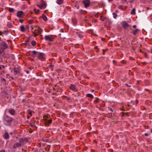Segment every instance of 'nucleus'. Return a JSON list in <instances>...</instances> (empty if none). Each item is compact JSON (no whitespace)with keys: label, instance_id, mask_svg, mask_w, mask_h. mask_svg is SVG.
<instances>
[{"label":"nucleus","instance_id":"nucleus-1","mask_svg":"<svg viewBox=\"0 0 152 152\" xmlns=\"http://www.w3.org/2000/svg\"><path fill=\"white\" fill-rule=\"evenodd\" d=\"M0 47L1 50H4L8 48V45L5 42H1L0 44Z\"/></svg>","mask_w":152,"mask_h":152},{"label":"nucleus","instance_id":"nucleus-2","mask_svg":"<svg viewBox=\"0 0 152 152\" xmlns=\"http://www.w3.org/2000/svg\"><path fill=\"white\" fill-rule=\"evenodd\" d=\"M28 140L26 138H20V143L21 146L23 145L26 142H28Z\"/></svg>","mask_w":152,"mask_h":152},{"label":"nucleus","instance_id":"nucleus-3","mask_svg":"<svg viewBox=\"0 0 152 152\" xmlns=\"http://www.w3.org/2000/svg\"><path fill=\"white\" fill-rule=\"evenodd\" d=\"M83 2L85 7L87 8L89 6L90 2L89 0H84Z\"/></svg>","mask_w":152,"mask_h":152},{"label":"nucleus","instance_id":"nucleus-4","mask_svg":"<svg viewBox=\"0 0 152 152\" xmlns=\"http://www.w3.org/2000/svg\"><path fill=\"white\" fill-rule=\"evenodd\" d=\"M45 57V55L43 53H40L38 56V58L39 59H44Z\"/></svg>","mask_w":152,"mask_h":152},{"label":"nucleus","instance_id":"nucleus-5","mask_svg":"<svg viewBox=\"0 0 152 152\" xmlns=\"http://www.w3.org/2000/svg\"><path fill=\"white\" fill-rule=\"evenodd\" d=\"M122 25L123 27L127 29L128 27H129V25L126 22H123L122 23Z\"/></svg>","mask_w":152,"mask_h":152},{"label":"nucleus","instance_id":"nucleus-6","mask_svg":"<svg viewBox=\"0 0 152 152\" xmlns=\"http://www.w3.org/2000/svg\"><path fill=\"white\" fill-rule=\"evenodd\" d=\"M5 121L8 123H10L12 121V119L10 118L8 116H6L4 118Z\"/></svg>","mask_w":152,"mask_h":152},{"label":"nucleus","instance_id":"nucleus-7","mask_svg":"<svg viewBox=\"0 0 152 152\" xmlns=\"http://www.w3.org/2000/svg\"><path fill=\"white\" fill-rule=\"evenodd\" d=\"M52 122V120L50 119L49 120H48L45 119V124L46 126H48Z\"/></svg>","mask_w":152,"mask_h":152},{"label":"nucleus","instance_id":"nucleus-8","mask_svg":"<svg viewBox=\"0 0 152 152\" xmlns=\"http://www.w3.org/2000/svg\"><path fill=\"white\" fill-rule=\"evenodd\" d=\"M23 14V13L22 11H18L17 16L19 18H20Z\"/></svg>","mask_w":152,"mask_h":152},{"label":"nucleus","instance_id":"nucleus-9","mask_svg":"<svg viewBox=\"0 0 152 152\" xmlns=\"http://www.w3.org/2000/svg\"><path fill=\"white\" fill-rule=\"evenodd\" d=\"M21 146L20 144L19 143H17L15 144L13 147V148L14 149H16L17 147H19Z\"/></svg>","mask_w":152,"mask_h":152},{"label":"nucleus","instance_id":"nucleus-10","mask_svg":"<svg viewBox=\"0 0 152 152\" xmlns=\"http://www.w3.org/2000/svg\"><path fill=\"white\" fill-rule=\"evenodd\" d=\"M45 39L46 40H48L49 41H52L53 40L50 36L47 35L45 37Z\"/></svg>","mask_w":152,"mask_h":152},{"label":"nucleus","instance_id":"nucleus-11","mask_svg":"<svg viewBox=\"0 0 152 152\" xmlns=\"http://www.w3.org/2000/svg\"><path fill=\"white\" fill-rule=\"evenodd\" d=\"M37 6L40 8L46 7V4L44 3H42L40 5H37Z\"/></svg>","mask_w":152,"mask_h":152},{"label":"nucleus","instance_id":"nucleus-12","mask_svg":"<svg viewBox=\"0 0 152 152\" xmlns=\"http://www.w3.org/2000/svg\"><path fill=\"white\" fill-rule=\"evenodd\" d=\"M70 89L74 90L75 91H76V88L75 86L73 85H71L70 87Z\"/></svg>","mask_w":152,"mask_h":152},{"label":"nucleus","instance_id":"nucleus-13","mask_svg":"<svg viewBox=\"0 0 152 152\" xmlns=\"http://www.w3.org/2000/svg\"><path fill=\"white\" fill-rule=\"evenodd\" d=\"M4 138L7 139L9 137V135L7 133H5L4 135Z\"/></svg>","mask_w":152,"mask_h":152},{"label":"nucleus","instance_id":"nucleus-14","mask_svg":"<svg viewBox=\"0 0 152 152\" xmlns=\"http://www.w3.org/2000/svg\"><path fill=\"white\" fill-rule=\"evenodd\" d=\"M57 3L59 4H61L63 3V0H57Z\"/></svg>","mask_w":152,"mask_h":152},{"label":"nucleus","instance_id":"nucleus-15","mask_svg":"<svg viewBox=\"0 0 152 152\" xmlns=\"http://www.w3.org/2000/svg\"><path fill=\"white\" fill-rule=\"evenodd\" d=\"M132 30L133 31L132 33H133V34L134 35H136L137 32V31H139V29H136L135 30Z\"/></svg>","mask_w":152,"mask_h":152},{"label":"nucleus","instance_id":"nucleus-16","mask_svg":"<svg viewBox=\"0 0 152 152\" xmlns=\"http://www.w3.org/2000/svg\"><path fill=\"white\" fill-rule=\"evenodd\" d=\"M9 113L12 115H14L15 113V111L14 110H11L9 111Z\"/></svg>","mask_w":152,"mask_h":152},{"label":"nucleus","instance_id":"nucleus-17","mask_svg":"<svg viewBox=\"0 0 152 152\" xmlns=\"http://www.w3.org/2000/svg\"><path fill=\"white\" fill-rule=\"evenodd\" d=\"M42 18L43 20L45 21H46L47 20L46 17L43 14L42 15Z\"/></svg>","mask_w":152,"mask_h":152},{"label":"nucleus","instance_id":"nucleus-18","mask_svg":"<svg viewBox=\"0 0 152 152\" xmlns=\"http://www.w3.org/2000/svg\"><path fill=\"white\" fill-rule=\"evenodd\" d=\"M135 8H133L131 12V14L132 15L135 14Z\"/></svg>","mask_w":152,"mask_h":152},{"label":"nucleus","instance_id":"nucleus-19","mask_svg":"<svg viewBox=\"0 0 152 152\" xmlns=\"http://www.w3.org/2000/svg\"><path fill=\"white\" fill-rule=\"evenodd\" d=\"M20 31H24L25 30V28L23 26H21L20 27Z\"/></svg>","mask_w":152,"mask_h":152},{"label":"nucleus","instance_id":"nucleus-20","mask_svg":"<svg viewBox=\"0 0 152 152\" xmlns=\"http://www.w3.org/2000/svg\"><path fill=\"white\" fill-rule=\"evenodd\" d=\"M34 10L36 14H38L39 13V10H37L36 9L34 8Z\"/></svg>","mask_w":152,"mask_h":152},{"label":"nucleus","instance_id":"nucleus-21","mask_svg":"<svg viewBox=\"0 0 152 152\" xmlns=\"http://www.w3.org/2000/svg\"><path fill=\"white\" fill-rule=\"evenodd\" d=\"M87 96L88 97H90L91 98H93V96L91 94H87Z\"/></svg>","mask_w":152,"mask_h":152},{"label":"nucleus","instance_id":"nucleus-22","mask_svg":"<svg viewBox=\"0 0 152 152\" xmlns=\"http://www.w3.org/2000/svg\"><path fill=\"white\" fill-rule=\"evenodd\" d=\"M8 10L10 12H14V10L13 8H10Z\"/></svg>","mask_w":152,"mask_h":152},{"label":"nucleus","instance_id":"nucleus-23","mask_svg":"<svg viewBox=\"0 0 152 152\" xmlns=\"http://www.w3.org/2000/svg\"><path fill=\"white\" fill-rule=\"evenodd\" d=\"M8 32H9V31L8 30L4 31H3V32L0 31V35H1L2 33L4 34V33H8Z\"/></svg>","mask_w":152,"mask_h":152},{"label":"nucleus","instance_id":"nucleus-24","mask_svg":"<svg viewBox=\"0 0 152 152\" xmlns=\"http://www.w3.org/2000/svg\"><path fill=\"white\" fill-rule=\"evenodd\" d=\"M31 44L33 46H34L36 44V42L34 41H33L31 42Z\"/></svg>","mask_w":152,"mask_h":152},{"label":"nucleus","instance_id":"nucleus-25","mask_svg":"<svg viewBox=\"0 0 152 152\" xmlns=\"http://www.w3.org/2000/svg\"><path fill=\"white\" fill-rule=\"evenodd\" d=\"M72 21L73 22V23L75 24H76L77 23V20L75 19H72Z\"/></svg>","mask_w":152,"mask_h":152},{"label":"nucleus","instance_id":"nucleus-26","mask_svg":"<svg viewBox=\"0 0 152 152\" xmlns=\"http://www.w3.org/2000/svg\"><path fill=\"white\" fill-rule=\"evenodd\" d=\"M113 18H116L117 16V15L115 13H113Z\"/></svg>","mask_w":152,"mask_h":152},{"label":"nucleus","instance_id":"nucleus-27","mask_svg":"<svg viewBox=\"0 0 152 152\" xmlns=\"http://www.w3.org/2000/svg\"><path fill=\"white\" fill-rule=\"evenodd\" d=\"M1 48H0V54L2 55H4V53H3V50H1Z\"/></svg>","mask_w":152,"mask_h":152},{"label":"nucleus","instance_id":"nucleus-28","mask_svg":"<svg viewBox=\"0 0 152 152\" xmlns=\"http://www.w3.org/2000/svg\"><path fill=\"white\" fill-rule=\"evenodd\" d=\"M14 70L15 74H16L18 72V71L16 70L15 68L14 69Z\"/></svg>","mask_w":152,"mask_h":152},{"label":"nucleus","instance_id":"nucleus-29","mask_svg":"<svg viewBox=\"0 0 152 152\" xmlns=\"http://www.w3.org/2000/svg\"><path fill=\"white\" fill-rule=\"evenodd\" d=\"M105 18H103L102 16H100V19L102 21H104V20Z\"/></svg>","mask_w":152,"mask_h":152},{"label":"nucleus","instance_id":"nucleus-30","mask_svg":"<svg viewBox=\"0 0 152 152\" xmlns=\"http://www.w3.org/2000/svg\"><path fill=\"white\" fill-rule=\"evenodd\" d=\"M33 22V21L31 20H30L28 21V23L29 24H31Z\"/></svg>","mask_w":152,"mask_h":152},{"label":"nucleus","instance_id":"nucleus-31","mask_svg":"<svg viewBox=\"0 0 152 152\" xmlns=\"http://www.w3.org/2000/svg\"><path fill=\"white\" fill-rule=\"evenodd\" d=\"M32 53L34 55H36L37 53L35 51H33L32 52Z\"/></svg>","mask_w":152,"mask_h":152},{"label":"nucleus","instance_id":"nucleus-32","mask_svg":"<svg viewBox=\"0 0 152 152\" xmlns=\"http://www.w3.org/2000/svg\"><path fill=\"white\" fill-rule=\"evenodd\" d=\"M99 102V99L96 98V99L95 101V102L96 103H98Z\"/></svg>","mask_w":152,"mask_h":152},{"label":"nucleus","instance_id":"nucleus-33","mask_svg":"<svg viewBox=\"0 0 152 152\" xmlns=\"http://www.w3.org/2000/svg\"><path fill=\"white\" fill-rule=\"evenodd\" d=\"M42 30L40 28H38V32L39 33H40L41 32V30Z\"/></svg>","mask_w":152,"mask_h":152},{"label":"nucleus","instance_id":"nucleus-34","mask_svg":"<svg viewBox=\"0 0 152 152\" xmlns=\"http://www.w3.org/2000/svg\"><path fill=\"white\" fill-rule=\"evenodd\" d=\"M19 21L21 23H23V20L21 19H19Z\"/></svg>","mask_w":152,"mask_h":152},{"label":"nucleus","instance_id":"nucleus-35","mask_svg":"<svg viewBox=\"0 0 152 152\" xmlns=\"http://www.w3.org/2000/svg\"><path fill=\"white\" fill-rule=\"evenodd\" d=\"M44 118H45V119H46V118H48V115H47L46 116H44Z\"/></svg>","mask_w":152,"mask_h":152},{"label":"nucleus","instance_id":"nucleus-36","mask_svg":"<svg viewBox=\"0 0 152 152\" xmlns=\"http://www.w3.org/2000/svg\"><path fill=\"white\" fill-rule=\"evenodd\" d=\"M78 36L79 37V38H81L82 37V36L80 34H78Z\"/></svg>","mask_w":152,"mask_h":152},{"label":"nucleus","instance_id":"nucleus-37","mask_svg":"<svg viewBox=\"0 0 152 152\" xmlns=\"http://www.w3.org/2000/svg\"><path fill=\"white\" fill-rule=\"evenodd\" d=\"M33 112L34 113V112H33V111H31L30 113H29V114H30L31 115H32L31 113Z\"/></svg>","mask_w":152,"mask_h":152},{"label":"nucleus","instance_id":"nucleus-38","mask_svg":"<svg viewBox=\"0 0 152 152\" xmlns=\"http://www.w3.org/2000/svg\"><path fill=\"white\" fill-rule=\"evenodd\" d=\"M30 37H29L28 38V39H27L26 41V42H28L29 41V38Z\"/></svg>","mask_w":152,"mask_h":152},{"label":"nucleus","instance_id":"nucleus-39","mask_svg":"<svg viewBox=\"0 0 152 152\" xmlns=\"http://www.w3.org/2000/svg\"><path fill=\"white\" fill-rule=\"evenodd\" d=\"M144 135L145 136H147L148 135V134L147 133H145Z\"/></svg>","mask_w":152,"mask_h":152},{"label":"nucleus","instance_id":"nucleus-40","mask_svg":"<svg viewBox=\"0 0 152 152\" xmlns=\"http://www.w3.org/2000/svg\"><path fill=\"white\" fill-rule=\"evenodd\" d=\"M133 28H135L136 27V26L135 25H134L133 26Z\"/></svg>","mask_w":152,"mask_h":152},{"label":"nucleus","instance_id":"nucleus-41","mask_svg":"<svg viewBox=\"0 0 152 152\" xmlns=\"http://www.w3.org/2000/svg\"><path fill=\"white\" fill-rule=\"evenodd\" d=\"M125 85H126L128 87H130L131 86H129V85L128 84H125Z\"/></svg>","mask_w":152,"mask_h":152},{"label":"nucleus","instance_id":"nucleus-42","mask_svg":"<svg viewBox=\"0 0 152 152\" xmlns=\"http://www.w3.org/2000/svg\"><path fill=\"white\" fill-rule=\"evenodd\" d=\"M2 81H4L5 82L6 81V80H5V79H4V78L2 79Z\"/></svg>","mask_w":152,"mask_h":152},{"label":"nucleus","instance_id":"nucleus-43","mask_svg":"<svg viewBox=\"0 0 152 152\" xmlns=\"http://www.w3.org/2000/svg\"><path fill=\"white\" fill-rule=\"evenodd\" d=\"M34 37H36L37 36V34H34Z\"/></svg>","mask_w":152,"mask_h":152},{"label":"nucleus","instance_id":"nucleus-44","mask_svg":"<svg viewBox=\"0 0 152 152\" xmlns=\"http://www.w3.org/2000/svg\"><path fill=\"white\" fill-rule=\"evenodd\" d=\"M122 7V5L120 6L119 8V9H121Z\"/></svg>","mask_w":152,"mask_h":152},{"label":"nucleus","instance_id":"nucleus-45","mask_svg":"<svg viewBox=\"0 0 152 152\" xmlns=\"http://www.w3.org/2000/svg\"><path fill=\"white\" fill-rule=\"evenodd\" d=\"M66 37H64V36H63L62 37V38H63V39H64V38H66Z\"/></svg>","mask_w":152,"mask_h":152},{"label":"nucleus","instance_id":"nucleus-46","mask_svg":"<svg viewBox=\"0 0 152 152\" xmlns=\"http://www.w3.org/2000/svg\"><path fill=\"white\" fill-rule=\"evenodd\" d=\"M103 50V52H105V51H106L107 50V49H106V50H104V49H103V50Z\"/></svg>","mask_w":152,"mask_h":152},{"label":"nucleus","instance_id":"nucleus-47","mask_svg":"<svg viewBox=\"0 0 152 152\" xmlns=\"http://www.w3.org/2000/svg\"><path fill=\"white\" fill-rule=\"evenodd\" d=\"M26 73H27V74H28V73H29V71H28L27 70V71H26Z\"/></svg>","mask_w":152,"mask_h":152},{"label":"nucleus","instance_id":"nucleus-48","mask_svg":"<svg viewBox=\"0 0 152 152\" xmlns=\"http://www.w3.org/2000/svg\"><path fill=\"white\" fill-rule=\"evenodd\" d=\"M145 91H150V90L149 89H145Z\"/></svg>","mask_w":152,"mask_h":152},{"label":"nucleus","instance_id":"nucleus-49","mask_svg":"<svg viewBox=\"0 0 152 152\" xmlns=\"http://www.w3.org/2000/svg\"><path fill=\"white\" fill-rule=\"evenodd\" d=\"M0 152H5V151H1Z\"/></svg>","mask_w":152,"mask_h":152},{"label":"nucleus","instance_id":"nucleus-50","mask_svg":"<svg viewBox=\"0 0 152 152\" xmlns=\"http://www.w3.org/2000/svg\"><path fill=\"white\" fill-rule=\"evenodd\" d=\"M50 66L51 67H52L53 66V65L52 64H50Z\"/></svg>","mask_w":152,"mask_h":152},{"label":"nucleus","instance_id":"nucleus-51","mask_svg":"<svg viewBox=\"0 0 152 152\" xmlns=\"http://www.w3.org/2000/svg\"><path fill=\"white\" fill-rule=\"evenodd\" d=\"M79 6H77V9H79Z\"/></svg>","mask_w":152,"mask_h":152},{"label":"nucleus","instance_id":"nucleus-52","mask_svg":"<svg viewBox=\"0 0 152 152\" xmlns=\"http://www.w3.org/2000/svg\"><path fill=\"white\" fill-rule=\"evenodd\" d=\"M110 110L111 111H113V110L111 108H110Z\"/></svg>","mask_w":152,"mask_h":152},{"label":"nucleus","instance_id":"nucleus-53","mask_svg":"<svg viewBox=\"0 0 152 152\" xmlns=\"http://www.w3.org/2000/svg\"><path fill=\"white\" fill-rule=\"evenodd\" d=\"M146 9H147V10H148V9H149V7H147V8H146Z\"/></svg>","mask_w":152,"mask_h":152},{"label":"nucleus","instance_id":"nucleus-54","mask_svg":"<svg viewBox=\"0 0 152 152\" xmlns=\"http://www.w3.org/2000/svg\"><path fill=\"white\" fill-rule=\"evenodd\" d=\"M145 56L146 57H147V55L146 54V53H145Z\"/></svg>","mask_w":152,"mask_h":152},{"label":"nucleus","instance_id":"nucleus-55","mask_svg":"<svg viewBox=\"0 0 152 152\" xmlns=\"http://www.w3.org/2000/svg\"><path fill=\"white\" fill-rule=\"evenodd\" d=\"M136 101L137 102L136 103V105L137 104V100H136Z\"/></svg>","mask_w":152,"mask_h":152},{"label":"nucleus","instance_id":"nucleus-56","mask_svg":"<svg viewBox=\"0 0 152 152\" xmlns=\"http://www.w3.org/2000/svg\"><path fill=\"white\" fill-rule=\"evenodd\" d=\"M133 1V0H132V1H130V2L131 3H132Z\"/></svg>","mask_w":152,"mask_h":152},{"label":"nucleus","instance_id":"nucleus-57","mask_svg":"<svg viewBox=\"0 0 152 152\" xmlns=\"http://www.w3.org/2000/svg\"><path fill=\"white\" fill-rule=\"evenodd\" d=\"M70 99V98H67V99L68 100H69Z\"/></svg>","mask_w":152,"mask_h":152},{"label":"nucleus","instance_id":"nucleus-58","mask_svg":"<svg viewBox=\"0 0 152 152\" xmlns=\"http://www.w3.org/2000/svg\"><path fill=\"white\" fill-rule=\"evenodd\" d=\"M30 125L31 126H33V125L31 124H30Z\"/></svg>","mask_w":152,"mask_h":152},{"label":"nucleus","instance_id":"nucleus-59","mask_svg":"<svg viewBox=\"0 0 152 152\" xmlns=\"http://www.w3.org/2000/svg\"><path fill=\"white\" fill-rule=\"evenodd\" d=\"M143 64H146V63L145 62H143Z\"/></svg>","mask_w":152,"mask_h":152},{"label":"nucleus","instance_id":"nucleus-60","mask_svg":"<svg viewBox=\"0 0 152 152\" xmlns=\"http://www.w3.org/2000/svg\"><path fill=\"white\" fill-rule=\"evenodd\" d=\"M29 118V116H27V118L28 119Z\"/></svg>","mask_w":152,"mask_h":152},{"label":"nucleus","instance_id":"nucleus-61","mask_svg":"<svg viewBox=\"0 0 152 152\" xmlns=\"http://www.w3.org/2000/svg\"><path fill=\"white\" fill-rule=\"evenodd\" d=\"M113 0H108L109 1H112Z\"/></svg>","mask_w":152,"mask_h":152},{"label":"nucleus","instance_id":"nucleus-62","mask_svg":"<svg viewBox=\"0 0 152 152\" xmlns=\"http://www.w3.org/2000/svg\"><path fill=\"white\" fill-rule=\"evenodd\" d=\"M114 62H115V61L113 60V64H114Z\"/></svg>","mask_w":152,"mask_h":152},{"label":"nucleus","instance_id":"nucleus-63","mask_svg":"<svg viewBox=\"0 0 152 152\" xmlns=\"http://www.w3.org/2000/svg\"><path fill=\"white\" fill-rule=\"evenodd\" d=\"M124 2H126V0H124Z\"/></svg>","mask_w":152,"mask_h":152},{"label":"nucleus","instance_id":"nucleus-64","mask_svg":"<svg viewBox=\"0 0 152 152\" xmlns=\"http://www.w3.org/2000/svg\"><path fill=\"white\" fill-rule=\"evenodd\" d=\"M60 71V70H59V69H58V70H57V71L58 72H59V71Z\"/></svg>","mask_w":152,"mask_h":152}]
</instances>
